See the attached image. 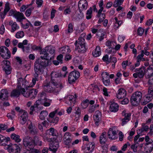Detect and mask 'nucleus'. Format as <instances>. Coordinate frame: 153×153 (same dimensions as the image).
<instances>
[{
  "instance_id": "nucleus-1",
  "label": "nucleus",
  "mask_w": 153,
  "mask_h": 153,
  "mask_svg": "<svg viewBox=\"0 0 153 153\" xmlns=\"http://www.w3.org/2000/svg\"><path fill=\"white\" fill-rule=\"evenodd\" d=\"M48 53L47 47H46L42 49L40 51V54L44 55L36 60L34 65L35 73L32 80L33 85L36 84V81L39 80V76H40L43 73L45 68L51 64V62L50 59H51V56ZM40 78L42 79V77L40 76Z\"/></svg>"
},
{
  "instance_id": "nucleus-2",
  "label": "nucleus",
  "mask_w": 153,
  "mask_h": 153,
  "mask_svg": "<svg viewBox=\"0 0 153 153\" xmlns=\"http://www.w3.org/2000/svg\"><path fill=\"white\" fill-rule=\"evenodd\" d=\"M51 80L44 86V90L48 92L57 95L62 88V86L61 81H58L57 78L62 76V75L60 72L53 71L51 73Z\"/></svg>"
},
{
  "instance_id": "nucleus-3",
  "label": "nucleus",
  "mask_w": 153,
  "mask_h": 153,
  "mask_svg": "<svg viewBox=\"0 0 153 153\" xmlns=\"http://www.w3.org/2000/svg\"><path fill=\"white\" fill-rule=\"evenodd\" d=\"M142 96V93L140 91H137L133 93L130 100L132 105L134 106L137 105L140 101Z\"/></svg>"
},
{
  "instance_id": "nucleus-4",
  "label": "nucleus",
  "mask_w": 153,
  "mask_h": 153,
  "mask_svg": "<svg viewBox=\"0 0 153 153\" xmlns=\"http://www.w3.org/2000/svg\"><path fill=\"white\" fill-rule=\"evenodd\" d=\"M0 55L2 58L8 59L11 56V53L8 49L4 46L0 47Z\"/></svg>"
},
{
  "instance_id": "nucleus-5",
  "label": "nucleus",
  "mask_w": 153,
  "mask_h": 153,
  "mask_svg": "<svg viewBox=\"0 0 153 153\" xmlns=\"http://www.w3.org/2000/svg\"><path fill=\"white\" fill-rule=\"evenodd\" d=\"M23 143L24 146L30 150L33 148V139L29 136L25 137L23 140Z\"/></svg>"
},
{
  "instance_id": "nucleus-6",
  "label": "nucleus",
  "mask_w": 153,
  "mask_h": 153,
  "mask_svg": "<svg viewBox=\"0 0 153 153\" xmlns=\"http://www.w3.org/2000/svg\"><path fill=\"white\" fill-rule=\"evenodd\" d=\"M80 73L79 72L74 71L71 72L68 77V81L69 83L72 84L79 77Z\"/></svg>"
},
{
  "instance_id": "nucleus-7",
  "label": "nucleus",
  "mask_w": 153,
  "mask_h": 153,
  "mask_svg": "<svg viewBox=\"0 0 153 153\" xmlns=\"http://www.w3.org/2000/svg\"><path fill=\"white\" fill-rule=\"evenodd\" d=\"M46 136L44 137L45 140H46L48 142H51L52 140L51 138H50V136H56V134L55 132L54 129L53 128H51L49 129L46 131Z\"/></svg>"
},
{
  "instance_id": "nucleus-8",
  "label": "nucleus",
  "mask_w": 153,
  "mask_h": 153,
  "mask_svg": "<svg viewBox=\"0 0 153 153\" xmlns=\"http://www.w3.org/2000/svg\"><path fill=\"white\" fill-rule=\"evenodd\" d=\"M4 63L3 66L4 70L7 74H9L11 73V68L10 65V62L7 60H4L2 62Z\"/></svg>"
},
{
  "instance_id": "nucleus-9",
  "label": "nucleus",
  "mask_w": 153,
  "mask_h": 153,
  "mask_svg": "<svg viewBox=\"0 0 153 153\" xmlns=\"http://www.w3.org/2000/svg\"><path fill=\"white\" fill-rule=\"evenodd\" d=\"M48 150L53 152V153H56L59 147V143L58 142L54 141L50 142L49 144Z\"/></svg>"
},
{
  "instance_id": "nucleus-10",
  "label": "nucleus",
  "mask_w": 153,
  "mask_h": 153,
  "mask_svg": "<svg viewBox=\"0 0 153 153\" xmlns=\"http://www.w3.org/2000/svg\"><path fill=\"white\" fill-rule=\"evenodd\" d=\"M10 138L9 137H5L0 134V145L2 146H6L7 147V149L10 148L12 144H10V145H6V143L7 142L10 141Z\"/></svg>"
},
{
  "instance_id": "nucleus-11",
  "label": "nucleus",
  "mask_w": 153,
  "mask_h": 153,
  "mask_svg": "<svg viewBox=\"0 0 153 153\" xmlns=\"http://www.w3.org/2000/svg\"><path fill=\"white\" fill-rule=\"evenodd\" d=\"M8 92L7 89H2L0 93V100L3 101L8 100Z\"/></svg>"
},
{
  "instance_id": "nucleus-12",
  "label": "nucleus",
  "mask_w": 153,
  "mask_h": 153,
  "mask_svg": "<svg viewBox=\"0 0 153 153\" xmlns=\"http://www.w3.org/2000/svg\"><path fill=\"white\" fill-rule=\"evenodd\" d=\"M88 6V3L86 0H80L78 3V7L79 12L83 10H86Z\"/></svg>"
},
{
  "instance_id": "nucleus-13",
  "label": "nucleus",
  "mask_w": 153,
  "mask_h": 153,
  "mask_svg": "<svg viewBox=\"0 0 153 153\" xmlns=\"http://www.w3.org/2000/svg\"><path fill=\"white\" fill-rule=\"evenodd\" d=\"M101 116V112L99 110L96 111L93 116L94 119L95 121V124L98 126L101 123V119L100 117Z\"/></svg>"
},
{
  "instance_id": "nucleus-14",
  "label": "nucleus",
  "mask_w": 153,
  "mask_h": 153,
  "mask_svg": "<svg viewBox=\"0 0 153 153\" xmlns=\"http://www.w3.org/2000/svg\"><path fill=\"white\" fill-rule=\"evenodd\" d=\"M23 113L22 114L20 113L19 114L20 117V121L21 124L22 125L25 124L28 118L27 112L24 111Z\"/></svg>"
},
{
  "instance_id": "nucleus-15",
  "label": "nucleus",
  "mask_w": 153,
  "mask_h": 153,
  "mask_svg": "<svg viewBox=\"0 0 153 153\" xmlns=\"http://www.w3.org/2000/svg\"><path fill=\"white\" fill-rule=\"evenodd\" d=\"M116 135V131L111 128H109L108 132V137L109 139L113 140L117 139L118 137Z\"/></svg>"
},
{
  "instance_id": "nucleus-16",
  "label": "nucleus",
  "mask_w": 153,
  "mask_h": 153,
  "mask_svg": "<svg viewBox=\"0 0 153 153\" xmlns=\"http://www.w3.org/2000/svg\"><path fill=\"white\" fill-rule=\"evenodd\" d=\"M58 111V109H56L55 111H53L50 113L49 115V116L50 118L49 120H48L49 122L51 123H57L59 120V118L57 117H55L54 119H53V117L57 113Z\"/></svg>"
},
{
  "instance_id": "nucleus-17",
  "label": "nucleus",
  "mask_w": 153,
  "mask_h": 153,
  "mask_svg": "<svg viewBox=\"0 0 153 153\" xmlns=\"http://www.w3.org/2000/svg\"><path fill=\"white\" fill-rule=\"evenodd\" d=\"M126 92L124 89L120 88L119 89L116 96L118 99H120L124 98L126 96Z\"/></svg>"
},
{
  "instance_id": "nucleus-18",
  "label": "nucleus",
  "mask_w": 153,
  "mask_h": 153,
  "mask_svg": "<svg viewBox=\"0 0 153 153\" xmlns=\"http://www.w3.org/2000/svg\"><path fill=\"white\" fill-rule=\"evenodd\" d=\"M77 41H76L75 43L76 46L75 50H77L78 52L81 53H84L86 51L85 45H82L79 46L77 45Z\"/></svg>"
},
{
  "instance_id": "nucleus-19",
  "label": "nucleus",
  "mask_w": 153,
  "mask_h": 153,
  "mask_svg": "<svg viewBox=\"0 0 153 153\" xmlns=\"http://www.w3.org/2000/svg\"><path fill=\"white\" fill-rule=\"evenodd\" d=\"M18 85H17V88L19 89H21L22 88L26 87V80L25 79L22 78H19L18 79Z\"/></svg>"
},
{
  "instance_id": "nucleus-20",
  "label": "nucleus",
  "mask_w": 153,
  "mask_h": 153,
  "mask_svg": "<svg viewBox=\"0 0 153 153\" xmlns=\"http://www.w3.org/2000/svg\"><path fill=\"white\" fill-rule=\"evenodd\" d=\"M135 71L138 73V77L141 78L143 77L145 73V68L144 67H142L139 69H136Z\"/></svg>"
},
{
  "instance_id": "nucleus-21",
  "label": "nucleus",
  "mask_w": 153,
  "mask_h": 153,
  "mask_svg": "<svg viewBox=\"0 0 153 153\" xmlns=\"http://www.w3.org/2000/svg\"><path fill=\"white\" fill-rule=\"evenodd\" d=\"M95 147V144L93 142H90L86 145V147L85 148L86 150H87L90 152L92 153Z\"/></svg>"
},
{
  "instance_id": "nucleus-22",
  "label": "nucleus",
  "mask_w": 153,
  "mask_h": 153,
  "mask_svg": "<svg viewBox=\"0 0 153 153\" xmlns=\"http://www.w3.org/2000/svg\"><path fill=\"white\" fill-rule=\"evenodd\" d=\"M9 25L11 26V29L10 31L12 33L14 32L16 30L19 28V27L15 22H13L12 21H11L9 23Z\"/></svg>"
},
{
  "instance_id": "nucleus-23",
  "label": "nucleus",
  "mask_w": 153,
  "mask_h": 153,
  "mask_svg": "<svg viewBox=\"0 0 153 153\" xmlns=\"http://www.w3.org/2000/svg\"><path fill=\"white\" fill-rule=\"evenodd\" d=\"M106 132H104L101 134L100 138V143L102 144H104L107 140Z\"/></svg>"
},
{
  "instance_id": "nucleus-24",
  "label": "nucleus",
  "mask_w": 153,
  "mask_h": 153,
  "mask_svg": "<svg viewBox=\"0 0 153 153\" xmlns=\"http://www.w3.org/2000/svg\"><path fill=\"white\" fill-rule=\"evenodd\" d=\"M21 94L20 89H19L17 87L16 89L13 90L11 92L10 96L11 97H18Z\"/></svg>"
},
{
  "instance_id": "nucleus-25",
  "label": "nucleus",
  "mask_w": 153,
  "mask_h": 153,
  "mask_svg": "<svg viewBox=\"0 0 153 153\" xmlns=\"http://www.w3.org/2000/svg\"><path fill=\"white\" fill-rule=\"evenodd\" d=\"M14 17L16 18L18 21L21 22L22 19H25V18L23 13L19 12H16L14 14Z\"/></svg>"
},
{
  "instance_id": "nucleus-26",
  "label": "nucleus",
  "mask_w": 153,
  "mask_h": 153,
  "mask_svg": "<svg viewBox=\"0 0 153 153\" xmlns=\"http://www.w3.org/2000/svg\"><path fill=\"white\" fill-rule=\"evenodd\" d=\"M33 148L35 146H41L42 145V141H40L39 137L36 136H35L33 139Z\"/></svg>"
},
{
  "instance_id": "nucleus-27",
  "label": "nucleus",
  "mask_w": 153,
  "mask_h": 153,
  "mask_svg": "<svg viewBox=\"0 0 153 153\" xmlns=\"http://www.w3.org/2000/svg\"><path fill=\"white\" fill-rule=\"evenodd\" d=\"M37 93V91L36 89H31L29 91L28 97L33 100L36 97Z\"/></svg>"
},
{
  "instance_id": "nucleus-28",
  "label": "nucleus",
  "mask_w": 153,
  "mask_h": 153,
  "mask_svg": "<svg viewBox=\"0 0 153 153\" xmlns=\"http://www.w3.org/2000/svg\"><path fill=\"white\" fill-rule=\"evenodd\" d=\"M118 105L116 103L114 102L111 103L109 107V110L110 111L115 112L118 110Z\"/></svg>"
},
{
  "instance_id": "nucleus-29",
  "label": "nucleus",
  "mask_w": 153,
  "mask_h": 153,
  "mask_svg": "<svg viewBox=\"0 0 153 153\" xmlns=\"http://www.w3.org/2000/svg\"><path fill=\"white\" fill-rule=\"evenodd\" d=\"M101 54V51L100 46H97L96 47L95 51L92 52V55L95 57H97Z\"/></svg>"
},
{
  "instance_id": "nucleus-30",
  "label": "nucleus",
  "mask_w": 153,
  "mask_h": 153,
  "mask_svg": "<svg viewBox=\"0 0 153 153\" xmlns=\"http://www.w3.org/2000/svg\"><path fill=\"white\" fill-rule=\"evenodd\" d=\"M26 89L25 88H22L20 89L21 94L23 95L24 96L26 97H28L29 95V89L26 87Z\"/></svg>"
},
{
  "instance_id": "nucleus-31",
  "label": "nucleus",
  "mask_w": 153,
  "mask_h": 153,
  "mask_svg": "<svg viewBox=\"0 0 153 153\" xmlns=\"http://www.w3.org/2000/svg\"><path fill=\"white\" fill-rule=\"evenodd\" d=\"M142 127L138 130V132L139 134L141 135L143 132L144 131H147L149 129V127L148 126L146 125L145 123H142Z\"/></svg>"
},
{
  "instance_id": "nucleus-32",
  "label": "nucleus",
  "mask_w": 153,
  "mask_h": 153,
  "mask_svg": "<svg viewBox=\"0 0 153 153\" xmlns=\"http://www.w3.org/2000/svg\"><path fill=\"white\" fill-rule=\"evenodd\" d=\"M51 100L47 98L41 101V104L44 105L45 106L48 107L50 105Z\"/></svg>"
},
{
  "instance_id": "nucleus-33",
  "label": "nucleus",
  "mask_w": 153,
  "mask_h": 153,
  "mask_svg": "<svg viewBox=\"0 0 153 153\" xmlns=\"http://www.w3.org/2000/svg\"><path fill=\"white\" fill-rule=\"evenodd\" d=\"M11 138L12 140L15 141L17 143L20 142L21 140L20 138V136L18 134H16L14 133H13L11 135Z\"/></svg>"
},
{
  "instance_id": "nucleus-34",
  "label": "nucleus",
  "mask_w": 153,
  "mask_h": 153,
  "mask_svg": "<svg viewBox=\"0 0 153 153\" xmlns=\"http://www.w3.org/2000/svg\"><path fill=\"white\" fill-rule=\"evenodd\" d=\"M48 114V112L46 111H42L40 113L39 117L41 120H44Z\"/></svg>"
},
{
  "instance_id": "nucleus-35",
  "label": "nucleus",
  "mask_w": 153,
  "mask_h": 153,
  "mask_svg": "<svg viewBox=\"0 0 153 153\" xmlns=\"http://www.w3.org/2000/svg\"><path fill=\"white\" fill-rule=\"evenodd\" d=\"M153 95H151V94H147L146 95V99L144 100V101L143 103V105H146L147 103L149 102L153 98Z\"/></svg>"
},
{
  "instance_id": "nucleus-36",
  "label": "nucleus",
  "mask_w": 153,
  "mask_h": 153,
  "mask_svg": "<svg viewBox=\"0 0 153 153\" xmlns=\"http://www.w3.org/2000/svg\"><path fill=\"white\" fill-rule=\"evenodd\" d=\"M105 52L108 54H111L112 56L114 55L115 53V51L113 47L109 48L105 50Z\"/></svg>"
},
{
  "instance_id": "nucleus-37",
  "label": "nucleus",
  "mask_w": 153,
  "mask_h": 153,
  "mask_svg": "<svg viewBox=\"0 0 153 153\" xmlns=\"http://www.w3.org/2000/svg\"><path fill=\"white\" fill-rule=\"evenodd\" d=\"M92 7H90L89 9H88L86 13V18L87 19H91L92 16Z\"/></svg>"
},
{
  "instance_id": "nucleus-38",
  "label": "nucleus",
  "mask_w": 153,
  "mask_h": 153,
  "mask_svg": "<svg viewBox=\"0 0 153 153\" xmlns=\"http://www.w3.org/2000/svg\"><path fill=\"white\" fill-rule=\"evenodd\" d=\"M61 49V52L62 54H67L71 51L70 48L68 46L63 47Z\"/></svg>"
},
{
  "instance_id": "nucleus-39",
  "label": "nucleus",
  "mask_w": 153,
  "mask_h": 153,
  "mask_svg": "<svg viewBox=\"0 0 153 153\" xmlns=\"http://www.w3.org/2000/svg\"><path fill=\"white\" fill-rule=\"evenodd\" d=\"M146 78H149L148 81L149 84L153 85V72L149 74L146 76Z\"/></svg>"
},
{
  "instance_id": "nucleus-40",
  "label": "nucleus",
  "mask_w": 153,
  "mask_h": 153,
  "mask_svg": "<svg viewBox=\"0 0 153 153\" xmlns=\"http://www.w3.org/2000/svg\"><path fill=\"white\" fill-rule=\"evenodd\" d=\"M48 53L50 54V55L51 56V58L53 56V54H54L55 52L54 48L51 46L47 47Z\"/></svg>"
},
{
  "instance_id": "nucleus-41",
  "label": "nucleus",
  "mask_w": 153,
  "mask_h": 153,
  "mask_svg": "<svg viewBox=\"0 0 153 153\" xmlns=\"http://www.w3.org/2000/svg\"><path fill=\"white\" fill-rule=\"evenodd\" d=\"M124 0H115L114 2L113 6L116 7L122 4Z\"/></svg>"
},
{
  "instance_id": "nucleus-42",
  "label": "nucleus",
  "mask_w": 153,
  "mask_h": 153,
  "mask_svg": "<svg viewBox=\"0 0 153 153\" xmlns=\"http://www.w3.org/2000/svg\"><path fill=\"white\" fill-rule=\"evenodd\" d=\"M89 102V100L88 99H86L85 100H84L81 103V105L82 108H86L88 106Z\"/></svg>"
},
{
  "instance_id": "nucleus-43",
  "label": "nucleus",
  "mask_w": 153,
  "mask_h": 153,
  "mask_svg": "<svg viewBox=\"0 0 153 153\" xmlns=\"http://www.w3.org/2000/svg\"><path fill=\"white\" fill-rule=\"evenodd\" d=\"M85 39L82 37H80L78 39V42L77 41V46H79L82 45H85Z\"/></svg>"
},
{
  "instance_id": "nucleus-44",
  "label": "nucleus",
  "mask_w": 153,
  "mask_h": 153,
  "mask_svg": "<svg viewBox=\"0 0 153 153\" xmlns=\"http://www.w3.org/2000/svg\"><path fill=\"white\" fill-rule=\"evenodd\" d=\"M101 75L102 76V80H104L105 79H109V74L107 72H103L102 73Z\"/></svg>"
},
{
  "instance_id": "nucleus-45",
  "label": "nucleus",
  "mask_w": 153,
  "mask_h": 153,
  "mask_svg": "<svg viewBox=\"0 0 153 153\" xmlns=\"http://www.w3.org/2000/svg\"><path fill=\"white\" fill-rule=\"evenodd\" d=\"M24 36V32L23 31H20L17 32L16 34V37L18 38H22Z\"/></svg>"
},
{
  "instance_id": "nucleus-46",
  "label": "nucleus",
  "mask_w": 153,
  "mask_h": 153,
  "mask_svg": "<svg viewBox=\"0 0 153 153\" xmlns=\"http://www.w3.org/2000/svg\"><path fill=\"white\" fill-rule=\"evenodd\" d=\"M117 62V59L116 57H112V56H110L109 61H108L107 64L110 62H113V63H116Z\"/></svg>"
},
{
  "instance_id": "nucleus-47",
  "label": "nucleus",
  "mask_w": 153,
  "mask_h": 153,
  "mask_svg": "<svg viewBox=\"0 0 153 153\" xmlns=\"http://www.w3.org/2000/svg\"><path fill=\"white\" fill-rule=\"evenodd\" d=\"M105 17V14L104 13H102L100 14V16L99 17V19L98 21L99 24H100L103 21Z\"/></svg>"
},
{
  "instance_id": "nucleus-48",
  "label": "nucleus",
  "mask_w": 153,
  "mask_h": 153,
  "mask_svg": "<svg viewBox=\"0 0 153 153\" xmlns=\"http://www.w3.org/2000/svg\"><path fill=\"white\" fill-rule=\"evenodd\" d=\"M73 31V25L71 23H70L68 25V31L66 32L67 34L72 33Z\"/></svg>"
},
{
  "instance_id": "nucleus-49",
  "label": "nucleus",
  "mask_w": 153,
  "mask_h": 153,
  "mask_svg": "<svg viewBox=\"0 0 153 153\" xmlns=\"http://www.w3.org/2000/svg\"><path fill=\"white\" fill-rule=\"evenodd\" d=\"M139 144L137 142L134 143V144L131 146V148L133 150V151L135 152H137V149L138 146Z\"/></svg>"
},
{
  "instance_id": "nucleus-50",
  "label": "nucleus",
  "mask_w": 153,
  "mask_h": 153,
  "mask_svg": "<svg viewBox=\"0 0 153 153\" xmlns=\"http://www.w3.org/2000/svg\"><path fill=\"white\" fill-rule=\"evenodd\" d=\"M65 8L64 12V14L65 15L69 14L71 12L70 7H67Z\"/></svg>"
},
{
  "instance_id": "nucleus-51",
  "label": "nucleus",
  "mask_w": 153,
  "mask_h": 153,
  "mask_svg": "<svg viewBox=\"0 0 153 153\" xmlns=\"http://www.w3.org/2000/svg\"><path fill=\"white\" fill-rule=\"evenodd\" d=\"M144 30L141 27H139L137 30V34L138 35L141 36L143 34Z\"/></svg>"
},
{
  "instance_id": "nucleus-52",
  "label": "nucleus",
  "mask_w": 153,
  "mask_h": 153,
  "mask_svg": "<svg viewBox=\"0 0 153 153\" xmlns=\"http://www.w3.org/2000/svg\"><path fill=\"white\" fill-rule=\"evenodd\" d=\"M69 139H71V134L68 132L65 133L64 136V140Z\"/></svg>"
},
{
  "instance_id": "nucleus-53",
  "label": "nucleus",
  "mask_w": 153,
  "mask_h": 153,
  "mask_svg": "<svg viewBox=\"0 0 153 153\" xmlns=\"http://www.w3.org/2000/svg\"><path fill=\"white\" fill-rule=\"evenodd\" d=\"M96 107V105L90 106L89 107L88 111L90 113L94 112Z\"/></svg>"
},
{
  "instance_id": "nucleus-54",
  "label": "nucleus",
  "mask_w": 153,
  "mask_h": 153,
  "mask_svg": "<svg viewBox=\"0 0 153 153\" xmlns=\"http://www.w3.org/2000/svg\"><path fill=\"white\" fill-rule=\"evenodd\" d=\"M46 93L44 92H42L40 94V98L39 99L40 100V101H41L44 99L46 98Z\"/></svg>"
},
{
  "instance_id": "nucleus-55",
  "label": "nucleus",
  "mask_w": 153,
  "mask_h": 153,
  "mask_svg": "<svg viewBox=\"0 0 153 153\" xmlns=\"http://www.w3.org/2000/svg\"><path fill=\"white\" fill-rule=\"evenodd\" d=\"M34 9L33 7H32L31 8H29L27 9L25 12V15L27 16H29L31 13L32 10H33Z\"/></svg>"
},
{
  "instance_id": "nucleus-56",
  "label": "nucleus",
  "mask_w": 153,
  "mask_h": 153,
  "mask_svg": "<svg viewBox=\"0 0 153 153\" xmlns=\"http://www.w3.org/2000/svg\"><path fill=\"white\" fill-rule=\"evenodd\" d=\"M30 132L31 134L33 135H35L37 134L38 131L36 127H35L33 129L30 130Z\"/></svg>"
},
{
  "instance_id": "nucleus-57",
  "label": "nucleus",
  "mask_w": 153,
  "mask_h": 153,
  "mask_svg": "<svg viewBox=\"0 0 153 153\" xmlns=\"http://www.w3.org/2000/svg\"><path fill=\"white\" fill-rule=\"evenodd\" d=\"M75 97H74L73 95H70L69 97V100L71 102H75L76 99V94L75 95Z\"/></svg>"
},
{
  "instance_id": "nucleus-58",
  "label": "nucleus",
  "mask_w": 153,
  "mask_h": 153,
  "mask_svg": "<svg viewBox=\"0 0 153 153\" xmlns=\"http://www.w3.org/2000/svg\"><path fill=\"white\" fill-rule=\"evenodd\" d=\"M144 56V50H142L140 54L138 55L137 57L138 60L141 61L142 57Z\"/></svg>"
},
{
  "instance_id": "nucleus-59",
  "label": "nucleus",
  "mask_w": 153,
  "mask_h": 153,
  "mask_svg": "<svg viewBox=\"0 0 153 153\" xmlns=\"http://www.w3.org/2000/svg\"><path fill=\"white\" fill-rule=\"evenodd\" d=\"M148 94L153 95V87L150 86L148 88Z\"/></svg>"
},
{
  "instance_id": "nucleus-60",
  "label": "nucleus",
  "mask_w": 153,
  "mask_h": 153,
  "mask_svg": "<svg viewBox=\"0 0 153 153\" xmlns=\"http://www.w3.org/2000/svg\"><path fill=\"white\" fill-rule=\"evenodd\" d=\"M130 145V144L128 142H127L122 147V150L123 151H125L126 150V149L127 147L128 146H129Z\"/></svg>"
},
{
  "instance_id": "nucleus-61",
  "label": "nucleus",
  "mask_w": 153,
  "mask_h": 153,
  "mask_svg": "<svg viewBox=\"0 0 153 153\" xmlns=\"http://www.w3.org/2000/svg\"><path fill=\"white\" fill-rule=\"evenodd\" d=\"M62 58L63 55L62 54L59 55L57 57V59L59 61L61 64L62 63Z\"/></svg>"
},
{
  "instance_id": "nucleus-62",
  "label": "nucleus",
  "mask_w": 153,
  "mask_h": 153,
  "mask_svg": "<svg viewBox=\"0 0 153 153\" xmlns=\"http://www.w3.org/2000/svg\"><path fill=\"white\" fill-rule=\"evenodd\" d=\"M103 82L104 85L106 86H108L109 85L110 83V79H105L104 80H103Z\"/></svg>"
},
{
  "instance_id": "nucleus-63",
  "label": "nucleus",
  "mask_w": 153,
  "mask_h": 153,
  "mask_svg": "<svg viewBox=\"0 0 153 153\" xmlns=\"http://www.w3.org/2000/svg\"><path fill=\"white\" fill-rule=\"evenodd\" d=\"M13 149L16 150L17 152L20 150V147L16 144H14L13 146Z\"/></svg>"
},
{
  "instance_id": "nucleus-64",
  "label": "nucleus",
  "mask_w": 153,
  "mask_h": 153,
  "mask_svg": "<svg viewBox=\"0 0 153 153\" xmlns=\"http://www.w3.org/2000/svg\"><path fill=\"white\" fill-rule=\"evenodd\" d=\"M72 140L71 139H65L64 140V143L67 145H70V143L71 142Z\"/></svg>"
}]
</instances>
